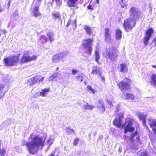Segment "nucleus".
Returning a JSON list of instances; mask_svg holds the SVG:
<instances>
[{
	"label": "nucleus",
	"mask_w": 156,
	"mask_h": 156,
	"mask_svg": "<svg viewBox=\"0 0 156 156\" xmlns=\"http://www.w3.org/2000/svg\"><path fill=\"white\" fill-rule=\"evenodd\" d=\"M133 120L130 118H127L126 119L125 123L123 125L122 127L124 129V133L129 132H132L134 130L135 128L133 126Z\"/></svg>",
	"instance_id": "obj_3"
},
{
	"label": "nucleus",
	"mask_w": 156,
	"mask_h": 156,
	"mask_svg": "<svg viewBox=\"0 0 156 156\" xmlns=\"http://www.w3.org/2000/svg\"><path fill=\"white\" fill-rule=\"evenodd\" d=\"M127 1L128 0H121L119 2V3L122 8L126 7L127 5Z\"/></svg>",
	"instance_id": "obj_31"
},
{
	"label": "nucleus",
	"mask_w": 156,
	"mask_h": 156,
	"mask_svg": "<svg viewBox=\"0 0 156 156\" xmlns=\"http://www.w3.org/2000/svg\"><path fill=\"white\" fill-rule=\"evenodd\" d=\"M101 69V68L99 67H98L96 66H94L92 68V72L91 74L96 75L98 73L99 75H100V71Z\"/></svg>",
	"instance_id": "obj_18"
},
{
	"label": "nucleus",
	"mask_w": 156,
	"mask_h": 156,
	"mask_svg": "<svg viewBox=\"0 0 156 156\" xmlns=\"http://www.w3.org/2000/svg\"><path fill=\"white\" fill-rule=\"evenodd\" d=\"M84 83L86 84V82H84Z\"/></svg>",
	"instance_id": "obj_63"
},
{
	"label": "nucleus",
	"mask_w": 156,
	"mask_h": 156,
	"mask_svg": "<svg viewBox=\"0 0 156 156\" xmlns=\"http://www.w3.org/2000/svg\"><path fill=\"white\" fill-rule=\"evenodd\" d=\"M90 136V134L89 135V136Z\"/></svg>",
	"instance_id": "obj_64"
},
{
	"label": "nucleus",
	"mask_w": 156,
	"mask_h": 156,
	"mask_svg": "<svg viewBox=\"0 0 156 156\" xmlns=\"http://www.w3.org/2000/svg\"><path fill=\"white\" fill-rule=\"evenodd\" d=\"M153 41L155 43V45H156V38L153 40Z\"/></svg>",
	"instance_id": "obj_53"
},
{
	"label": "nucleus",
	"mask_w": 156,
	"mask_h": 156,
	"mask_svg": "<svg viewBox=\"0 0 156 156\" xmlns=\"http://www.w3.org/2000/svg\"><path fill=\"white\" fill-rule=\"evenodd\" d=\"M19 60L18 56L8 57L4 59V63L6 66H12L15 65Z\"/></svg>",
	"instance_id": "obj_9"
},
{
	"label": "nucleus",
	"mask_w": 156,
	"mask_h": 156,
	"mask_svg": "<svg viewBox=\"0 0 156 156\" xmlns=\"http://www.w3.org/2000/svg\"><path fill=\"white\" fill-rule=\"evenodd\" d=\"M130 82V80L126 78L123 80L120 83L118 84L119 88L123 92L129 89Z\"/></svg>",
	"instance_id": "obj_6"
},
{
	"label": "nucleus",
	"mask_w": 156,
	"mask_h": 156,
	"mask_svg": "<svg viewBox=\"0 0 156 156\" xmlns=\"http://www.w3.org/2000/svg\"><path fill=\"white\" fill-rule=\"evenodd\" d=\"M4 154L3 152L1 153V154Z\"/></svg>",
	"instance_id": "obj_62"
},
{
	"label": "nucleus",
	"mask_w": 156,
	"mask_h": 156,
	"mask_svg": "<svg viewBox=\"0 0 156 156\" xmlns=\"http://www.w3.org/2000/svg\"><path fill=\"white\" fill-rule=\"evenodd\" d=\"M55 2L57 6L59 7V8L60 6L62 5V2L61 1V0H55Z\"/></svg>",
	"instance_id": "obj_41"
},
{
	"label": "nucleus",
	"mask_w": 156,
	"mask_h": 156,
	"mask_svg": "<svg viewBox=\"0 0 156 156\" xmlns=\"http://www.w3.org/2000/svg\"><path fill=\"white\" fill-rule=\"evenodd\" d=\"M96 2L97 4H98L99 3V0H96Z\"/></svg>",
	"instance_id": "obj_58"
},
{
	"label": "nucleus",
	"mask_w": 156,
	"mask_h": 156,
	"mask_svg": "<svg viewBox=\"0 0 156 156\" xmlns=\"http://www.w3.org/2000/svg\"><path fill=\"white\" fill-rule=\"evenodd\" d=\"M129 13L130 18L125 20L123 23L124 28L128 32L131 30L136 24V20L140 14V12L137 8L133 7L130 8Z\"/></svg>",
	"instance_id": "obj_1"
},
{
	"label": "nucleus",
	"mask_w": 156,
	"mask_h": 156,
	"mask_svg": "<svg viewBox=\"0 0 156 156\" xmlns=\"http://www.w3.org/2000/svg\"><path fill=\"white\" fill-rule=\"evenodd\" d=\"M60 17V15L58 12H52V18L54 20L59 19Z\"/></svg>",
	"instance_id": "obj_28"
},
{
	"label": "nucleus",
	"mask_w": 156,
	"mask_h": 156,
	"mask_svg": "<svg viewBox=\"0 0 156 156\" xmlns=\"http://www.w3.org/2000/svg\"><path fill=\"white\" fill-rule=\"evenodd\" d=\"M79 141V139L78 138H76L73 141V144L74 145H77L78 144Z\"/></svg>",
	"instance_id": "obj_42"
},
{
	"label": "nucleus",
	"mask_w": 156,
	"mask_h": 156,
	"mask_svg": "<svg viewBox=\"0 0 156 156\" xmlns=\"http://www.w3.org/2000/svg\"><path fill=\"white\" fill-rule=\"evenodd\" d=\"M39 6L37 5L35 6L33 12L31 14L33 16L35 17H37L41 15V14L39 10Z\"/></svg>",
	"instance_id": "obj_17"
},
{
	"label": "nucleus",
	"mask_w": 156,
	"mask_h": 156,
	"mask_svg": "<svg viewBox=\"0 0 156 156\" xmlns=\"http://www.w3.org/2000/svg\"><path fill=\"white\" fill-rule=\"evenodd\" d=\"M105 41L108 43H110L111 41V36L109 33V30L108 28H106L105 30Z\"/></svg>",
	"instance_id": "obj_15"
},
{
	"label": "nucleus",
	"mask_w": 156,
	"mask_h": 156,
	"mask_svg": "<svg viewBox=\"0 0 156 156\" xmlns=\"http://www.w3.org/2000/svg\"><path fill=\"white\" fill-rule=\"evenodd\" d=\"M30 53L29 52L26 51L23 53V55L20 59L21 63H26L33 60L36 59L37 57L33 55L31 57L30 56Z\"/></svg>",
	"instance_id": "obj_8"
},
{
	"label": "nucleus",
	"mask_w": 156,
	"mask_h": 156,
	"mask_svg": "<svg viewBox=\"0 0 156 156\" xmlns=\"http://www.w3.org/2000/svg\"><path fill=\"white\" fill-rule=\"evenodd\" d=\"M48 41L47 37L43 35L40 37L38 43L39 44H44L46 43Z\"/></svg>",
	"instance_id": "obj_19"
},
{
	"label": "nucleus",
	"mask_w": 156,
	"mask_h": 156,
	"mask_svg": "<svg viewBox=\"0 0 156 156\" xmlns=\"http://www.w3.org/2000/svg\"><path fill=\"white\" fill-rule=\"evenodd\" d=\"M100 58V56L99 55L98 51H96L95 52V61L98 63H99V60Z\"/></svg>",
	"instance_id": "obj_33"
},
{
	"label": "nucleus",
	"mask_w": 156,
	"mask_h": 156,
	"mask_svg": "<svg viewBox=\"0 0 156 156\" xmlns=\"http://www.w3.org/2000/svg\"><path fill=\"white\" fill-rule=\"evenodd\" d=\"M122 31L119 29H117L116 31V37L118 40H119L122 38Z\"/></svg>",
	"instance_id": "obj_25"
},
{
	"label": "nucleus",
	"mask_w": 156,
	"mask_h": 156,
	"mask_svg": "<svg viewBox=\"0 0 156 156\" xmlns=\"http://www.w3.org/2000/svg\"><path fill=\"white\" fill-rule=\"evenodd\" d=\"M5 86L4 85H3L2 84H0V99L2 97H3L4 94L5 93L3 94V95L2 96V93L3 90V89L5 87Z\"/></svg>",
	"instance_id": "obj_35"
},
{
	"label": "nucleus",
	"mask_w": 156,
	"mask_h": 156,
	"mask_svg": "<svg viewBox=\"0 0 156 156\" xmlns=\"http://www.w3.org/2000/svg\"><path fill=\"white\" fill-rule=\"evenodd\" d=\"M148 123L150 126L152 128L154 133L156 135V129L154 128L156 127V120L149 118L148 119Z\"/></svg>",
	"instance_id": "obj_14"
},
{
	"label": "nucleus",
	"mask_w": 156,
	"mask_h": 156,
	"mask_svg": "<svg viewBox=\"0 0 156 156\" xmlns=\"http://www.w3.org/2000/svg\"><path fill=\"white\" fill-rule=\"evenodd\" d=\"M44 142L42 138L36 135L32 138L31 141L27 142L25 145L29 153L34 154L37 152L40 146H44Z\"/></svg>",
	"instance_id": "obj_2"
},
{
	"label": "nucleus",
	"mask_w": 156,
	"mask_h": 156,
	"mask_svg": "<svg viewBox=\"0 0 156 156\" xmlns=\"http://www.w3.org/2000/svg\"><path fill=\"white\" fill-rule=\"evenodd\" d=\"M137 115L140 120L142 121L143 125L148 129V127L146 125V119L147 116L140 112L138 113H137Z\"/></svg>",
	"instance_id": "obj_16"
},
{
	"label": "nucleus",
	"mask_w": 156,
	"mask_h": 156,
	"mask_svg": "<svg viewBox=\"0 0 156 156\" xmlns=\"http://www.w3.org/2000/svg\"><path fill=\"white\" fill-rule=\"evenodd\" d=\"M130 138L132 144V148L137 149L138 146L141 144L140 138L137 134V132L136 131L134 133H132Z\"/></svg>",
	"instance_id": "obj_4"
},
{
	"label": "nucleus",
	"mask_w": 156,
	"mask_h": 156,
	"mask_svg": "<svg viewBox=\"0 0 156 156\" xmlns=\"http://www.w3.org/2000/svg\"><path fill=\"white\" fill-rule=\"evenodd\" d=\"M154 33V30L152 28L148 29L145 32L144 39V43L145 45L148 44V42Z\"/></svg>",
	"instance_id": "obj_11"
},
{
	"label": "nucleus",
	"mask_w": 156,
	"mask_h": 156,
	"mask_svg": "<svg viewBox=\"0 0 156 156\" xmlns=\"http://www.w3.org/2000/svg\"><path fill=\"white\" fill-rule=\"evenodd\" d=\"M50 156H54V154H51L50 155Z\"/></svg>",
	"instance_id": "obj_57"
},
{
	"label": "nucleus",
	"mask_w": 156,
	"mask_h": 156,
	"mask_svg": "<svg viewBox=\"0 0 156 156\" xmlns=\"http://www.w3.org/2000/svg\"><path fill=\"white\" fill-rule=\"evenodd\" d=\"M67 54V53L66 54L62 53L54 55L52 58L53 62L55 63L59 62L61 60L63 59Z\"/></svg>",
	"instance_id": "obj_13"
},
{
	"label": "nucleus",
	"mask_w": 156,
	"mask_h": 156,
	"mask_svg": "<svg viewBox=\"0 0 156 156\" xmlns=\"http://www.w3.org/2000/svg\"><path fill=\"white\" fill-rule=\"evenodd\" d=\"M93 41V40L90 39L84 40L82 41L83 48L85 50L86 53L90 55H91L92 51Z\"/></svg>",
	"instance_id": "obj_5"
},
{
	"label": "nucleus",
	"mask_w": 156,
	"mask_h": 156,
	"mask_svg": "<svg viewBox=\"0 0 156 156\" xmlns=\"http://www.w3.org/2000/svg\"><path fill=\"white\" fill-rule=\"evenodd\" d=\"M79 70H75L74 69H72V74L73 75H75L76 73H78L79 72Z\"/></svg>",
	"instance_id": "obj_43"
},
{
	"label": "nucleus",
	"mask_w": 156,
	"mask_h": 156,
	"mask_svg": "<svg viewBox=\"0 0 156 156\" xmlns=\"http://www.w3.org/2000/svg\"><path fill=\"white\" fill-rule=\"evenodd\" d=\"M66 129L67 133L68 134H71L73 133L75 134V131L73 129L67 127L66 128Z\"/></svg>",
	"instance_id": "obj_34"
},
{
	"label": "nucleus",
	"mask_w": 156,
	"mask_h": 156,
	"mask_svg": "<svg viewBox=\"0 0 156 156\" xmlns=\"http://www.w3.org/2000/svg\"><path fill=\"white\" fill-rule=\"evenodd\" d=\"M70 25L73 26L72 27L73 28H76V20H71L70 19L69 20L67 23L66 26L69 27Z\"/></svg>",
	"instance_id": "obj_21"
},
{
	"label": "nucleus",
	"mask_w": 156,
	"mask_h": 156,
	"mask_svg": "<svg viewBox=\"0 0 156 156\" xmlns=\"http://www.w3.org/2000/svg\"><path fill=\"white\" fill-rule=\"evenodd\" d=\"M40 95V94L38 93H36L35 94V97H38Z\"/></svg>",
	"instance_id": "obj_51"
},
{
	"label": "nucleus",
	"mask_w": 156,
	"mask_h": 156,
	"mask_svg": "<svg viewBox=\"0 0 156 156\" xmlns=\"http://www.w3.org/2000/svg\"><path fill=\"white\" fill-rule=\"evenodd\" d=\"M97 108L98 110L101 113H103L105 109L104 102L102 99H100L97 103Z\"/></svg>",
	"instance_id": "obj_12"
},
{
	"label": "nucleus",
	"mask_w": 156,
	"mask_h": 156,
	"mask_svg": "<svg viewBox=\"0 0 156 156\" xmlns=\"http://www.w3.org/2000/svg\"><path fill=\"white\" fill-rule=\"evenodd\" d=\"M40 77V76L39 75L36 76L34 77L31 78L28 80V82H30V81H33V83H30V85H33L34 84L38 82L39 79Z\"/></svg>",
	"instance_id": "obj_20"
},
{
	"label": "nucleus",
	"mask_w": 156,
	"mask_h": 156,
	"mask_svg": "<svg viewBox=\"0 0 156 156\" xmlns=\"http://www.w3.org/2000/svg\"><path fill=\"white\" fill-rule=\"evenodd\" d=\"M152 66L153 67V68H156V66H154V65H152Z\"/></svg>",
	"instance_id": "obj_56"
},
{
	"label": "nucleus",
	"mask_w": 156,
	"mask_h": 156,
	"mask_svg": "<svg viewBox=\"0 0 156 156\" xmlns=\"http://www.w3.org/2000/svg\"><path fill=\"white\" fill-rule=\"evenodd\" d=\"M97 133V131H95V132L94 133H93V135H94V136H95L96 135Z\"/></svg>",
	"instance_id": "obj_54"
},
{
	"label": "nucleus",
	"mask_w": 156,
	"mask_h": 156,
	"mask_svg": "<svg viewBox=\"0 0 156 156\" xmlns=\"http://www.w3.org/2000/svg\"><path fill=\"white\" fill-rule=\"evenodd\" d=\"M50 90V89L49 88H45L44 89H43L42 90V92H40V95L41 96H42L44 97V96L47 94L48 92Z\"/></svg>",
	"instance_id": "obj_27"
},
{
	"label": "nucleus",
	"mask_w": 156,
	"mask_h": 156,
	"mask_svg": "<svg viewBox=\"0 0 156 156\" xmlns=\"http://www.w3.org/2000/svg\"><path fill=\"white\" fill-rule=\"evenodd\" d=\"M105 55L106 58H109L112 62L115 61L118 57L117 51L112 48L107 50Z\"/></svg>",
	"instance_id": "obj_7"
},
{
	"label": "nucleus",
	"mask_w": 156,
	"mask_h": 156,
	"mask_svg": "<svg viewBox=\"0 0 156 156\" xmlns=\"http://www.w3.org/2000/svg\"><path fill=\"white\" fill-rule=\"evenodd\" d=\"M29 82V83H29V84H30V83H33V81H30V82Z\"/></svg>",
	"instance_id": "obj_59"
},
{
	"label": "nucleus",
	"mask_w": 156,
	"mask_h": 156,
	"mask_svg": "<svg viewBox=\"0 0 156 156\" xmlns=\"http://www.w3.org/2000/svg\"><path fill=\"white\" fill-rule=\"evenodd\" d=\"M123 95L125 99H130L133 100L134 98V97L133 95L128 93H123Z\"/></svg>",
	"instance_id": "obj_23"
},
{
	"label": "nucleus",
	"mask_w": 156,
	"mask_h": 156,
	"mask_svg": "<svg viewBox=\"0 0 156 156\" xmlns=\"http://www.w3.org/2000/svg\"><path fill=\"white\" fill-rule=\"evenodd\" d=\"M11 22H12V21H11L9 23V24L8 25V27H10L13 28L15 26V25L11 24Z\"/></svg>",
	"instance_id": "obj_45"
},
{
	"label": "nucleus",
	"mask_w": 156,
	"mask_h": 156,
	"mask_svg": "<svg viewBox=\"0 0 156 156\" xmlns=\"http://www.w3.org/2000/svg\"><path fill=\"white\" fill-rule=\"evenodd\" d=\"M87 88L90 90L91 91L93 94L95 93V90L94 89L92 88L91 86L89 85H88L87 87Z\"/></svg>",
	"instance_id": "obj_40"
},
{
	"label": "nucleus",
	"mask_w": 156,
	"mask_h": 156,
	"mask_svg": "<svg viewBox=\"0 0 156 156\" xmlns=\"http://www.w3.org/2000/svg\"><path fill=\"white\" fill-rule=\"evenodd\" d=\"M123 115L122 113L118 114L113 121V124L119 127H123L122 124Z\"/></svg>",
	"instance_id": "obj_10"
},
{
	"label": "nucleus",
	"mask_w": 156,
	"mask_h": 156,
	"mask_svg": "<svg viewBox=\"0 0 156 156\" xmlns=\"http://www.w3.org/2000/svg\"><path fill=\"white\" fill-rule=\"evenodd\" d=\"M58 76L57 73H54L51 75L48 79V81H55L56 80V78Z\"/></svg>",
	"instance_id": "obj_32"
},
{
	"label": "nucleus",
	"mask_w": 156,
	"mask_h": 156,
	"mask_svg": "<svg viewBox=\"0 0 156 156\" xmlns=\"http://www.w3.org/2000/svg\"><path fill=\"white\" fill-rule=\"evenodd\" d=\"M151 83L153 85H156V74H153L151 76Z\"/></svg>",
	"instance_id": "obj_24"
},
{
	"label": "nucleus",
	"mask_w": 156,
	"mask_h": 156,
	"mask_svg": "<svg viewBox=\"0 0 156 156\" xmlns=\"http://www.w3.org/2000/svg\"><path fill=\"white\" fill-rule=\"evenodd\" d=\"M121 66V69L120 71L124 72L126 73L128 69L126 66L124 64H122L120 65Z\"/></svg>",
	"instance_id": "obj_30"
},
{
	"label": "nucleus",
	"mask_w": 156,
	"mask_h": 156,
	"mask_svg": "<svg viewBox=\"0 0 156 156\" xmlns=\"http://www.w3.org/2000/svg\"><path fill=\"white\" fill-rule=\"evenodd\" d=\"M7 123V121H5L0 125V130L6 127L8 124Z\"/></svg>",
	"instance_id": "obj_37"
},
{
	"label": "nucleus",
	"mask_w": 156,
	"mask_h": 156,
	"mask_svg": "<svg viewBox=\"0 0 156 156\" xmlns=\"http://www.w3.org/2000/svg\"><path fill=\"white\" fill-rule=\"evenodd\" d=\"M76 78L78 80H79L81 82L83 81V77L82 76H81L80 75L77 76H76Z\"/></svg>",
	"instance_id": "obj_38"
},
{
	"label": "nucleus",
	"mask_w": 156,
	"mask_h": 156,
	"mask_svg": "<svg viewBox=\"0 0 156 156\" xmlns=\"http://www.w3.org/2000/svg\"><path fill=\"white\" fill-rule=\"evenodd\" d=\"M58 69H59V68H58V67H57V68H56V70L57 71Z\"/></svg>",
	"instance_id": "obj_60"
},
{
	"label": "nucleus",
	"mask_w": 156,
	"mask_h": 156,
	"mask_svg": "<svg viewBox=\"0 0 156 156\" xmlns=\"http://www.w3.org/2000/svg\"><path fill=\"white\" fill-rule=\"evenodd\" d=\"M14 16V19L15 20H17L19 19V15L18 14L17 11H15L14 13L13 14Z\"/></svg>",
	"instance_id": "obj_39"
},
{
	"label": "nucleus",
	"mask_w": 156,
	"mask_h": 156,
	"mask_svg": "<svg viewBox=\"0 0 156 156\" xmlns=\"http://www.w3.org/2000/svg\"><path fill=\"white\" fill-rule=\"evenodd\" d=\"M47 35L48 38L49 40L51 43L54 40V34L51 32H49L47 34Z\"/></svg>",
	"instance_id": "obj_29"
},
{
	"label": "nucleus",
	"mask_w": 156,
	"mask_h": 156,
	"mask_svg": "<svg viewBox=\"0 0 156 156\" xmlns=\"http://www.w3.org/2000/svg\"><path fill=\"white\" fill-rule=\"evenodd\" d=\"M140 156H147V153L146 152L142 153Z\"/></svg>",
	"instance_id": "obj_44"
},
{
	"label": "nucleus",
	"mask_w": 156,
	"mask_h": 156,
	"mask_svg": "<svg viewBox=\"0 0 156 156\" xmlns=\"http://www.w3.org/2000/svg\"><path fill=\"white\" fill-rule=\"evenodd\" d=\"M33 134H31V135H30L31 137H32V136H33Z\"/></svg>",
	"instance_id": "obj_61"
},
{
	"label": "nucleus",
	"mask_w": 156,
	"mask_h": 156,
	"mask_svg": "<svg viewBox=\"0 0 156 156\" xmlns=\"http://www.w3.org/2000/svg\"><path fill=\"white\" fill-rule=\"evenodd\" d=\"M44 79V77H42L41 79H40V78L39 79V80H38V81H39V83L40 82H41L43 81Z\"/></svg>",
	"instance_id": "obj_50"
},
{
	"label": "nucleus",
	"mask_w": 156,
	"mask_h": 156,
	"mask_svg": "<svg viewBox=\"0 0 156 156\" xmlns=\"http://www.w3.org/2000/svg\"><path fill=\"white\" fill-rule=\"evenodd\" d=\"M100 76V77L101 79L103 81H105V78L104 77H103L102 76H101V74H100V75H99Z\"/></svg>",
	"instance_id": "obj_48"
},
{
	"label": "nucleus",
	"mask_w": 156,
	"mask_h": 156,
	"mask_svg": "<svg viewBox=\"0 0 156 156\" xmlns=\"http://www.w3.org/2000/svg\"><path fill=\"white\" fill-rule=\"evenodd\" d=\"M48 143L49 144H52V140L51 139H49L48 141Z\"/></svg>",
	"instance_id": "obj_47"
},
{
	"label": "nucleus",
	"mask_w": 156,
	"mask_h": 156,
	"mask_svg": "<svg viewBox=\"0 0 156 156\" xmlns=\"http://www.w3.org/2000/svg\"><path fill=\"white\" fill-rule=\"evenodd\" d=\"M42 1V0H39V1L38 2V4L37 5L39 6L40 5V2Z\"/></svg>",
	"instance_id": "obj_52"
},
{
	"label": "nucleus",
	"mask_w": 156,
	"mask_h": 156,
	"mask_svg": "<svg viewBox=\"0 0 156 156\" xmlns=\"http://www.w3.org/2000/svg\"><path fill=\"white\" fill-rule=\"evenodd\" d=\"M87 8L89 9H91L92 10H93V8L92 7V6L91 5H89L87 6Z\"/></svg>",
	"instance_id": "obj_49"
},
{
	"label": "nucleus",
	"mask_w": 156,
	"mask_h": 156,
	"mask_svg": "<svg viewBox=\"0 0 156 156\" xmlns=\"http://www.w3.org/2000/svg\"><path fill=\"white\" fill-rule=\"evenodd\" d=\"M94 107V105H89L87 103L86 105H84L83 108L85 110H91Z\"/></svg>",
	"instance_id": "obj_26"
},
{
	"label": "nucleus",
	"mask_w": 156,
	"mask_h": 156,
	"mask_svg": "<svg viewBox=\"0 0 156 156\" xmlns=\"http://www.w3.org/2000/svg\"><path fill=\"white\" fill-rule=\"evenodd\" d=\"M107 102L111 106H110V107L111 108V107L112 106V102L110 100H107Z\"/></svg>",
	"instance_id": "obj_46"
},
{
	"label": "nucleus",
	"mask_w": 156,
	"mask_h": 156,
	"mask_svg": "<svg viewBox=\"0 0 156 156\" xmlns=\"http://www.w3.org/2000/svg\"><path fill=\"white\" fill-rule=\"evenodd\" d=\"M77 0H68L67 3L70 7H75Z\"/></svg>",
	"instance_id": "obj_22"
},
{
	"label": "nucleus",
	"mask_w": 156,
	"mask_h": 156,
	"mask_svg": "<svg viewBox=\"0 0 156 156\" xmlns=\"http://www.w3.org/2000/svg\"><path fill=\"white\" fill-rule=\"evenodd\" d=\"M84 29L85 30L87 34L90 35L91 34V30L90 28L87 26H85Z\"/></svg>",
	"instance_id": "obj_36"
},
{
	"label": "nucleus",
	"mask_w": 156,
	"mask_h": 156,
	"mask_svg": "<svg viewBox=\"0 0 156 156\" xmlns=\"http://www.w3.org/2000/svg\"><path fill=\"white\" fill-rule=\"evenodd\" d=\"M102 138H103V136L102 135H101L99 136V139H101V140H102Z\"/></svg>",
	"instance_id": "obj_55"
}]
</instances>
